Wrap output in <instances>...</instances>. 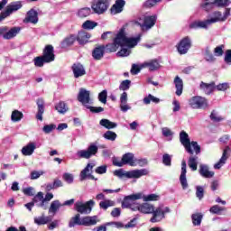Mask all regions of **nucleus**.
I'll list each match as a JSON object with an SVG mask.
<instances>
[{
    "instance_id": "nucleus-29",
    "label": "nucleus",
    "mask_w": 231,
    "mask_h": 231,
    "mask_svg": "<svg viewBox=\"0 0 231 231\" xmlns=\"http://www.w3.org/2000/svg\"><path fill=\"white\" fill-rule=\"evenodd\" d=\"M199 172L202 178H214L215 174L213 171H210L207 164H200Z\"/></svg>"
},
{
    "instance_id": "nucleus-15",
    "label": "nucleus",
    "mask_w": 231,
    "mask_h": 231,
    "mask_svg": "<svg viewBox=\"0 0 231 231\" xmlns=\"http://www.w3.org/2000/svg\"><path fill=\"white\" fill-rule=\"evenodd\" d=\"M137 24L141 26L143 32H147L148 30H151L154 24H156V16H146L143 19V23H140V22H137Z\"/></svg>"
},
{
    "instance_id": "nucleus-42",
    "label": "nucleus",
    "mask_w": 231,
    "mask_h": 231,
    "mask_svg": "<svg viewBox=\"0 0 231 231\" xmlns=\"http://www.w3.org/2000/svg\"><path fill=\"white\" fill-rule=\"evenodd\" d=\"M55 109L60 115H64L65 113H68V105H66L64 101H60L55 105Z\"/></svg>"
},
{
    "instance_id": "nucleus-64",
    "label": "nucleus",
    "mask_w": 231,
    "mask_h": 231,
    "mask_svg": "<svg viewBox=\"0 0 231 231\" xmlns=\"http://www.w3.org/2000/svg\"><path fill=\"white\" fill-rule=\"evenodd\" d=\"M224 60H225V62L226 64H231V50H227L226 51V55H225Z\"/></svg>"
},
{
    "instance_id": "nucleus-36",
    "label": "nucleus",
    "mask_w": 231,
    "mask_h": 231,
    "mask_svg": "<svg viewBox=\"0 0 231 231\" xmlns=\"http://www.w3.org/2000/svg\"><path fill=\"white\" fill-rule=\"evenodd\" d=\"M101 127H105V129H116L118 127V124L115 122L109 121V119H101L99 122Z\"/></svg>"
},
{
    "instance_id": "nucleus-5",
    "label": "nucleus",
    "mask_w": 231,
    "mask_h": 231,
    "mask_svg": "<svg viewBox=\"0 0 231 231\" xmlns=\"http://www.w3.org/2000/svg\"><path fill=\"white\" fill-rule=\"evenodd\" d=\"M93 207H95V200L90 199L87 202L77 201L74 204V208L79 214H91L93 210Z\"/></svg>"
},
{
    "instance_id": "nucleus-40",
    "label": "nucleus",
    "mask_w": 231,
    "mask_h": 231,
    "mask_svg": "<svg viewBox=\"0 0 231 231\" xmlns=\"http://www.w3.org/2000/svg\"><path fill=\"white\" fill-rule=\"evenodd\" d=\"M75 41H77V37L71 34L61 42V47L68 48V46H72V44L75 43Z\"/></svg>"
},
{
    "instance_id": "nucleus-16",
    "label": "nucleus",
    "mask_w": 231,
    "mask_h": 231,
    "mask_svg": "<svg viewBox=\"0 0 231 231\" xmlns=\"http://www.w3.org/2000/svg\"><path fill=\"white\" fill-rule=\"evenodd\" d=\"M190 38H183L177 46V50L180 55H185L189 51V50H190Z\"/></svg>"
},
{
    "instance_id": "nucleus-47",
    "label": "nucleus",
    "mask_w": 231,
    "mask_h": 231,
    "mask_svg": "<svg viewBox=\"0 0 231 231\" xmlns=\"http://www.w3.org/2000/svg\"><path fill=\"white\" fill-rule=\"evenodd\" d=\"M75 225L82 226V218H80V214H77L70 219L69 226L71 228L75 226Z\"/></svg>"
},
{
    "instance_id": "nucleus-18",
    "label": "nucleus",
    "mask_w": 231,
    "mask_h": 231,
    "mask_svg": "<svg viewBox=\"0 0 231 231\" xmlns=\"http://www.w3.org/2000/svg\"><path fill=\"white\" fill-rule=\"evenodd\" d=\"M230 152H231V149L229 148V146H226L224 149L222 156L219 159V161L214 164V169H216L217 171H219V169H221V167H223L225 163H226V160H228V158L230 157Z\"/></svg>"
},
{
    "instance_id": "nucleus-2",
    "label": "nucleus",
    "mask_w": 231,
    "mask_h": 231,
    "mask_svg": "<svg viewBox=\"0 0 231 231\" xmlns=\"http://www.w3.org/2000/svg\"><path fill=\"white\" fill-rule=\"evenodd\" d=\"M133 195L125 196L122 202L123 208H130L134 212H140L141 214H152L154 212V206L151 203H138L136 202L138 199H131Z\"/></svg>"
},
{
    "instance_id": "nucleus-9",
    "label": "nucleus",
    "mask_w": 231,
    "mask_h": 231,
    "mask_svg": "<svg viewBox=\"0 0 231 231\" xmlns=\"http://www.w3.org/2000/svg\"><path fill=\"white\" fill-rule=\"evenodd\" d=\"M215 5L217 6H228L230 0H204L201 6L206 12H210Z\"/></svg>"
},
{
    "instance_id": "nucleus-39",
    "label": "nucleus",
    "mask_w": 231,
    "mask_h": 231,
    "mask_svg": "<svg viewBox=\"0 0 231 231\" xmlns=\"http://www.w3.org/2000/svg\"><path fill=\"white\" fill-rule=\"evenodd\" d=\"M198 160L199 157L196 155L191 154V156H189L188 160V165L191 171H198Z\"/></svg>"
},
{
    "instance_id": "nucleus-59",
    "label": "nucleus",
    "mask_w": 231,
    "mask_h": 231,
    "mask_svg": "<svg viewBox=\"0 0 231 231\" xmlns=\"http://www.w3.org/2000/svg\"><path fill=\"white\" fill-rule=\"evenodd\" d=\"M131 55V50L122 48L120 51L117 52V57H129Z\"/></svg>"
},
{
    "instance_id": "nucleus-54",
    "label": "nucleus",
    "mask_w": 231,
    "mask_h": 231,
    "mask_svg": "<svg viewBox=\"0 0 231 231\" xmlns=\"http://www.w3.org/2000/svg\"><path fill=\"white\" fill-rule=\"evenodd\" d=\"M129 88H131V80H129V79H125V80L122 81L119 86V89L121 91H127V89H129Z\"/></svg>"
},
{
    "instance_id": "nucleus-31",
    "label": "nucleus",
    "mask_w": 231,
    "mask_h": 231,
    "mask_svg": "<svg viewBox=\"0 0 231 231\" xmlns=\"http://www.w3.org/2000/svg\"><path fill=\"white\" fill-rule=\"evenodd\" d=\"M35 149H37L35 143H29L27 145L22 148V154L23 156H32L35 152Z\"/></svg>"
},
{
    "instance_id": "nucleus-52",
    "label": "nucleus",
    "mask_w": 231,
    "mask_h": 231,
    "mask_svg": "<svg viewBox=\"0 0 231 231\" xmlns=\"http://www.w3.org/2000/svg\"><path fill=\"white\" fill-rule=\"evenodd\" d=\"M79 17H88V15H91V8L85 7L79 11L78 13Z\"/></svg>"
},
{
    "instance_id": "nucleus-21",
    "label": "nucleus",
    "mask_w": 231,
    "mask_h": 231,
    "mask_svg": "<svg viewBox=\"0 0 231 231\" xmlns=\"http://www.w3.org/2000/svg\"><path fill=\"white\" fill-rule=\"evenodd\" d=\"M210 25H212V23L208 19L204 21H195L189 24V28H193L194 30H198V28L208 30Z\"/></svg>"
},
{
    "instance_id": "nucleus-28",
    "label": "nucleus",
    "mask_w": 231,
    "mask_h": 231,
    "mask_svg": "<svg viewBox=\"0 0 231 231\" xmlns=\"http://www.w3.org/2000/svg\"><path fill=\"white\" fill-rule=\"evenodd\" d=\"M123 165H130V167H135L136 160L134 159V154L131 152L125 153L122 157Z\"/></svg>"
},
{
    "instance_id": "nucleus-26",
    "label": "nucleus",
    "mask_w": 231,
    "mask_h": 231,
    "mask_svg": "<svg viewBox=\"0 0 231 231\" xmlns=\"http://www.w3.org/2000/svg\"><path fill=\"white\" fill-rule=\"evenodd\" d=\"M21 8H23V4L21 2H13L6 6L5 12L7 16H10L14 12H17V10H21Z\"/></svg>"
},
{
    "instance_id": "nucleus-34",
    "label": "nucleus",
    "mask_w": 231,
    "mask_h": 231,
    "mask_svg": "<svg viewBox=\"0 0 231 231\" xmlns=\"http://www.w3.org/2000/svg\"><path fill=\"white\" fill-rule=\"evenodd\" d=\"M174 84L176 88V95L177 97H181L183 93V79H181L179 76L174 79Z\"/></svg>"
},
{
    "instance_id": "nucleus-12",
    "label": "nucleus",
    "mask_w": 231,
    "mask_h": 231,
    "mask_svg": "<svg viewBox=\"0 0 231 231\" xmlns=\"http://www.w3.org/2000/svg\"><path fill=\"white\" fill-rule=\"evenodd\" d=\"M130 199H143L145 202H147V201H159L160 200V195L154 194V193L145 195V194H143V192H138V193L132 194V196L130 197Z\"/></svg>"
},
{
    "instance_id": "nucleus-4",
    "label": "nucleus",
    "mask_w": 231,
    "mask_h": 231,
    "mask_svg": "<svg viewBox=\"0 0 231 231\" xmlns=\"http://www.w3.org/2000/svg\"><path fill=\"white\" fill-rule=\"evenodd\" d=\"M149 174V170L147 169H141V170H132V171H125L124 169H119L114 171V176L120 178H127L129 180L135 179L138 180L142 178V176H147Z\"/></svg>"
},
{
    "instance_id": "nucleus-11",
    "label": "nucleus",
    "mask_w": 231,
    "mask_h": 231,
    "mask_svg": "<svg viewBox=\"0 0 231 231\" xmlns=\"http://www.w3.org/2000/svg\"><path fill=\"white\" fill-rule=\"evenodd\" d=\"M91 7L95 14L101 15V14L107 11V8H109V4H107V1L106 0H95Z\"/></svg>"
},
{
    "instance_id": "nucleus-50",
    "label": "nucleus",
    "mask_w": 231,
    "mask_h": 231,
    "mask_svg": "<svg viewBox=\"0 0 231 231\" xmlns=\"http://www.w3.org/2000/svg\"><path fill=\"white\" fill-rule=\"evenodd\" d=\"M97 26H98V23L90 20H87L82 24V28H84V30H93L94 28H97Z\"/></svg>"
},
{
    "instance_id": "nucleus-30",
    "label": "nucleus",
    "mask_w": 231,
    "mask_h": 231,
    "mask_svg": "<svg viewBox=\"0 0 231 231\" xmlns=\"http://www.w3.org/2000/svg\"><path fill=\"white\" fill-rule=\"evenodd\" d=\"M100 220L97 216L93 217H82V226H93L97 225Z\"/></svg>"
},
{
    "instance_id": "nucleus-44",
    "label": "nucleus",
    "mask_w": 231,
    "mask_h": 231,
    "mask_svg": "<svg viewBox=\"0 0 231 231\" xmlns=\"http://www.w3.org/2000/svg\"><path fill=\"white\" fill-rule=\"evenodd\" d=\"M60 207H62V204H60V201L59 200L52 201L49 208V213L53 215L57 214V211L59 210V208H60Z\"/></svg>"
},
{
    "instance_id": "nucleus-49",
    "label": "nucleus",
    "mask_w": 231,
    "mask_h": 231,
    "mask_svg": "<svg viewBox=\"0 0 231 231\" xmlns=\"http://www.w3.org/2000/svg\"><path fill=\"white\" fill-rule=\"evenodd\" d=\"M117 136L116 133L109 130L103 134V138H105V140H109L110 142H115Z\"/></svg>"
},
{
    "instance_id": "nucleus-6",
    "label": "nucleus",
    "mask_w": 231,
    "mask_h": 231,
    "mask_svg": "<svg viewBox=\"0 0 231 231\" xmlns=\"http://www.w3.org/2000/svg\"><path fill=\"white\" fill-rule=\"evenodd\" d=\"M189 105L192 109H205L208 107V101L203 97L195 96L189 100Z\"/></svg>"
},
{
    "instance_id": "nucleus-1",
    "label": "nucleus",
    "mask_w": 231,
    "mask_h": 231,
    "mask_svg": "<svg viewBox=\"0 0 231 231\" xmlns=\"http://www.w3.org/2000/svg\"><path fill=\"white\" fill-rule=\"evenodd\" d=\"M140 42V35L135 38H128L125 36V29L122 28L114 38L113 43L106 44V51L114 53L121 48H134Z\"/></svg>"
},
{
    "instance_id": "nucleus-3",
    "label": "nucleus",
    "mask_w": 231,
    "mask_h": 231,
    "mask_svg": "<svg viewBox=\"0 0 231 231\" xmlns=\"http://www.w3.org/2000/svg\"><path fill=\"white\" fill-rule=\"evenodd\" d=\"M180 142L183 145L184 149L189 152V154H199L201 152V146L198 144V142L192 141L189 138V134L185 131L180 134Z\"/></svg>"
},
{
    "instance_id": "nucleus-53",
    "label": "nucleus",
    "mask_w": 231,
    "mask_h": 231,
    "mask_svg": "<svg viewBox=\"0 0 231 231\" xmlns=\"http://www.w3.org/2000/svg\"><path fill=\"white\" fill-rule=\"evenodd\" d=\"M98 100L101 104H107V90H103L98 94Z\"/></svg>"
},
{
    "instance_id": "nucleus-45",
    "label": "nucleus",
    "mask_w": 231,
    "mask_h": 231,
    "mask_svg": "<svg viewBox=\"0 0 231 231\" xmlns=\"http://www.w3.org/2000/svg\"><path fill=\"white\" fill-rule=\"evenodd\" d=\"M50 221H51V217H45L44 215L34 217V223L36 225H47Z\"/></svg>"
},
{
    "instance_id": "nucleus-20",
    "label": "nucleus",
    "mask_w": 231,
    "mask_h": 231,
    "mask_svg": "<svg viewBox=\"0 0 231 231\" xmlns=\"http://www.w3.org/2000/svg\"><path fill=\"white\" fill-rule=\"evenodd\" d=\"M42 57L45 59V62H53L55 60V54L53 53V46L47 45L43 50Z\"/></svg>"
},
{
    "instance_id": "nucleus-24",
    "label": "nucleus",
    "mask_w": 231,
    "mask_h": 231,
    "mask_svg": "<svg viewBox=\"0 0 231 231\" xmlns=\"http://www.w3.org/2000/svg\"><path fill=\"white\" fill-rule=\"evenodd\" d=\"M72 71L75 79H79V77H84V75H86V69L84 68V65L80 63H74L72 65Z\"/></svg>"
},
{
    "instance_id": "nucleus-27",
    "label": "nucleus",
    "mask_w": 231,
    "mask_h": 231,
    "mask_svg": "<svg viewBox=\"0 0 231 231\" xmlns=\"http://www.w3.org/2000/svg\"><path fill=\"white\" fill-rule=\"evenodd\" d=\"M127 92H123L120 96V109L123 113H127L131 109V106L127 105Z\"/></svg>"
},
{
    "instance_id": "nucleus-8",
    "label": "nucleus",
    "mask_w": 231,
    "mask_h": 231,
    "mask_svg": "<svg viewBox=\"0 0 231 231\" xmlns=\"http://www.w3.org/2000/svg\"><path fill=\"white\" fill-rule=\"evenodd\" d=\"M97 152H98V146L97 145V143H92L87 150L78 151L77 156L78 158H84L85 160H89V158H91V156H95Z\"/></svg>"
},
{
    "instance_id": "nucleus-7",
    "label": "nucleus",
    "mask_w": 231,
    "mask_h": 231,
    "mask_svg": "<svg viewBox=\"0 0 231 231\" xmlns=\"http://www.w3.org/2000/svg\"><path fill=\"white\" fill-rule=\"evenodd\" d=\"M169 212H171V208L168 207H159L154 209L153 206L152 217L150 219L151 223H159L162 219H165V215L169 214Z\"/></svg>"
},
{
    "instance_id": "nucleus-60",
    "label": "nucleus",
    "mask_w": 231,
    "mask_h": 231,
    "mask_svg": "<svg viewBox=\"0 0 231 231\" xmlns=\"http://www.w3.org/2000/svg\"><path fill=\"white\" fill-rule=\"evenodd\" d=\"M223 50H225V45L216 47L214 50L216 57H221L224 53Z\"/></svg>"
},
{
    "instance_id": "nucleus-41",
    "label": "nucleus",
    "mask_w": 231,
    "mask_h": 231,
    "mask_svg": "<svg viewBox=\"0 0 231 231\" xmlns=\"http://www.w3.org/2000/svg\"><path fill=\"white\" fill-rule=\"evenodd\" d=\"M162 134L164 136V138L167 139L168 142H171L173 136H174V132L171 130L169 127H162Z\"/></svg>"
},
{
    "instance_id": "nucleus-13",
    "label": "nucleus",
    "mask_w": 231,
    "mask_h": 231,
    "mask_svg": "<svg viewBox=\"0 0 231 231\" xmlns=\"http://www.w3.org/2000/svg\"><path fill=\"white\" fill-rule=\"evenodd\" d=\"M95 167V163L91 162L88 163L85 169L82 170V171L80 172L79 178L81 181H84V180H88V178L89 180H97V179L95 178V176H93V168Z\"/></svg>"
},
{
    "instance_id": "nucleus-57",
    "label": "nucleus",
    "mask_w": 231,
    "mask_h": 231,
    "mask_svg": "<svg viewBox=\"0 0 231 231\" xmlns=\"http://www.w3.org/2000/svg\"><path fill=\"white\" fill-rule=\"evenodd\" d=\"M201 219H203V216L201 214L192 215L193 225H197V226L201 225Z\"/></svg>"
},
{
    "instance_id": "nucleus-23",
    "label": "nucleus",
    "mask_w": 231,
    "mask_h": 231,
    "mask_svg": "<svg viewBox=\"0 0 231 231\" xmlns=\"http://www.w3.org/2000/svg\"><path fill=\"white\" fill-rule=\"evenodd\" d=\"M141 68H147L149 71H156L160 69V62L158 60H150L141 64Z\"/></svg>"
},
{
    "instance_id": "nucleus-32",
    "label": "nucleus",
    "mask_w": 231,
    "mask_h": 231,
    "mask_svg": "<svg viewBox=\"0 0 231 231\" xmlns=\"http://www.w3.org/2000/svg\"><path fill=\"white\" fill-rule=\"evenodd\" d=\"M125 6V1L116 0V4L111 7V14L116 15V14H120Z\"/></svg>"
},
{
    "instance_id": "nucleus-33",
    "label": "nucleus",
    "mask_w": 231,
    "mask_h": 231,
    "mask_svg": "<svg viewBox=\"0 0 231 231\" xmlns=\"http://www.w3.org/2000/svg\"><path fill=\"white\" fill-rule=\"evenodd\" d=\"M76 39L79 44H86V42H88V41L91 39V34L87 32L81 31L78 33Z\"/></svg>"
},
{
    "instance_id": "nucleus-37",
    "label": "nucleus",
    "mask_w": 231,
    "mask_h": 231,
    "mask_svg": "<svg viewBox=\"0 0 231 231\" xmlns=\"http://www.w3.org/2000/svg\"><path fill=\"white\" fill-rule=\"evenodd\" d=\"M37 106H38V113L36 115V118L37 120H40L41 122H42V115H44V100L38 99Z\"/></svg>"
},
{
    "instance_id": "nucleus-61",
    "label": "nucleus",
    "mask_w": 231,
    "mask_h": 231,
    "mask_svg": "<svg viewBox=\"0 0 231 231\" xmlns=\"http://www.w3.org/2000/svg\"><path fill=\"white\" fill-rule=\"evenodd\" d=\"M210 119L213 122H221V120H223V118L219 116V115H217V112H216L215 110H213V112L211 113Z\"/></svg>"
},
{
    "instance_id": "nucleus-58",
    "label": "nucleus",
    "mask_w": 231,
    "mask_h": 231,
    "mask_svg": "<svg viewBox=\"0 0 231 231\" xmlns=\"http://www.w3.org/2000/svg\"><path fill=\"white\" fill-rule=\"evenodd\" d=\"M205 195V189L201 186L196 187V196L199 199H203V196Z\"/></svg>"
},
{
    "instance_id": "nucleus-63",
    "label": "nucleus",
    "mask_w": 231,
    "mask_h": 231,
    "mask_svg": "<svg viewBox=\"0 0 231 231\" xmlns=\"http://www.w3.org/2000/svg\"><path fill=\"white\" fill-rule=\"evenodd\" d=\"M55 127H57L55 125H46L43 126L42 131L46 134H50V133H51V131H53V129H55Z\"/></svg>"
},
{
    "instance_id": "nucleus-46",
    "label": "nucleus",
    "mask_w": 231,
    "mask_h": 231,
    "mask_svg": "<svg viewBox=\"0 0 231 231\" xmlns=\"http://www.w3.org/2000/svg\"><path fill=\"white\" fill-rule=\"evenodd\" d=\"M24 115L23 112L19 110H14L11 115V120L12 122H21L23 120Z\"/></svg>"
},
{
    "instance_id": "nucleus-48",
    "label": "nucleus",
    "mask_w": 231,
    "mask_h": 231,
    "mask_svg": "<svg viewBox=\"0 0 231 231\" xmlns=\"http://www.w3.org/2000/svg\"><path fill=\"white\" fill-rule=\"evenodd\" d=\"M109 207H115V201L111 199H105L99 203V208L103 210H106Z\"/></svg>"
},
{
    "instance_id": "nucleus-56",
    "label": "nucleus",
    "mask_w": 231,
    "mask_h": 231,
    "mask_svg": "<svg viewBox=\"0 0 231 231\" xmlns=\"http://www.w3.org/2000/svg\"><path fill=\"white\" fill-rule=\"evenodd\" d=\"M42 175H44L43 171H32L31 172L30 179L31 180H39V178H41V176H42Z\"/></svg>"
},
{
    "instance_id": "nucleus-10",
    "label": "nucleus",
    "mask_w": 231,
    "mask_h": 231,
    "mask_svg": "<svg viewBox=\"0 0 231 231\" xmlns=\"http://www.w3.org/2000/svg\"><path fill=\"white\" fill-rule=\"evenodd\" d=\"M21 32L20 27H13L10 30L8 27H0V35H3V38L6 41H10V39H14V37H17V34Z\"/></svg>"
},
{
    "instance_id": "nucleus-17",
    "label": "nucleus",
    "mask_w": 231,
    "mask_h": 231,
    "mask_svg": "<svg viewBox=\"0 0 231 231\" xmlns=\"http://www.w3.org/2000/svg\"><path fill=\"white\" fill-rule=\"evenodd\" d=\"M78 100L83 106H85V107H88L89 104H91V97H89V91L86 90V88H80L79 93L78 95Z\"/></svg>"
},
{
    "instance_id": "nucleus-19",
    "label": "nucleus",
    "mask_w": 231,
    "mask_h": 231,
    "mask_svg": "<svg viewBox=\"0 0 231 231\" xmlns=\"http://www.w3.org/2000/svg\"><path fill=\"white\" fill-rule=\"evenodd\" d=\"M180 181L184 190L189 188V182H187V162L185 161H182L181 162V172L180 176Z\"/></svg>"
},
{
    "instance_id": "nucleus-35",
    "label": "nucleus",
    "mask_w": 231,
    "mask_h": 231,
    "mask_svg": "<svg viewBox=\"0 0 231 231\" xmlns=\"http://www.w3.org/2000/svg\"><path fill=\"white\" fill-rule=\"evenodd\" d=\"M105 50L106 47L104 46L96 47L92 52L93 59H95V60H100L104 57Z\"/></svg>"
},
{
    "instance_id": "nucleus-25",
    "label": "nucleus",
    "mask_w": 231,
    "mask_h": 231,
    "mask_svg": "<svg viewBox=\"0 0 231 231\" xmlns=\"http://www.w3.org/2000/svg\"><path fill=\"white\" fill-rule=\"evenodd\" d=\"M32 202H34L36 207H40L41 208H43V210L48 208V206H46L44 202V193H42V191L37 193V195L33 198Z\"/></svg>"
},
{
    "instance_id": "nucleus-62",
    "label": "nucleus",
    "mask_w": 231,
    "mask_h": 231,
    "mask_svg": "<svg viewBox=\"0 0 231 231\" xmlns=\"http://www.w3.org/2000/svg\"><path fill=\"white\" fill-rule=\"evenodd\" d=\"M171 162H172V158L171 157V155L166 153L162 156V163L164 165H167L168 167H170Z\"/></svg>"
},
{
    "instance_id": "nucleus-43",
    "label": "nucleus",
    "mask_w": 231,
    "mask_h": 231,
    "mask_svg": "<svg viewBox=\"0 0 231 231\" xmlns=\"http://www.w3.org/2000/svg\"><path fill=\"white\" fill-rule=\"evenodd\" d=\"M143 104H145V106H149L151 102H152L153 104H160V98L152 96V94H149L148 96L143 97Z\"/></svg>"
},
{
    "instance_id": "nucleus-22",
    "label": "nucleus",
    "mask_w": 231,
    "mask_h": 231,
    "mask_svg": "<svg viewBox=\"0 0 231 231\" xmlns=\"http://www.w3.org/2000/svg\"><path fill=\"white\" fill-rule=\"evenodd\" d=\"M23 23H32V24H37V23H39V14L37 11L33 9L30 10L26 14Z\"/></svg>"
},
{
    "instance_id": "nucleus-38",
    "label": "nucleus",
    "mask_w": 231,
    "mask_h": 231,
    "mask_svg": "<svg viewBox=\"0 0 231 231\" xmlns=\"http://www.w3.org/2000/svg\"><path fill=\"white\" fill-rule=\"evenodd\" d=\"M214 83L211 84H207L205 82H201L200 84V89L206 94V95H210L212 91L215 89Z\"/></svg>"
},
{
    "instance_id": "nucleus-51",
    "label": "nucleus",
    "mask_w": 231,
    "mask_h": 231,
    "mask_svg": "<svg viewBox=\"0 0 231 231\" xmlns=\"http://www.w3.org/2000/svg\"><path fill=\"white\" fill-rule=\"evenodd\" d=\"M226 210V208L220 207L219 205H215L210 208L209 212L211 214H221L222 212H225Z\"/></svg>"
},
{
    "instance_id": "nucleus-14",
    "label": "nucleus",
    "mask_w": 231,
    "mask_h": 231,
    "mask_svg": "<svg viewBox=\"0 0 231 231\" xmlns=\"http://www.w3.org/2000/svg\"><path fill=\"white\" fill-rule=\"evenodd\" d=\"M229 15H230V10H226L224 14H222L221 12L219 11H216L211 14V18L209 19V22H211V24H214L215 23H221L223 21H226Z\"/></svg>"
},
{
    "instance_id": "nucleus-55",
    "label": "nucleus",
    "mask_w": 231,
    "mask_h": 231,
    "mask_svg": "<svg viewBox=\"0 0 231 231\" xmlns=\"http://www.w3.org/2000/svg\"><path fill=\"white\" fill-rule=\"evenodd\" d=\"M33 60L34 66H36V68H42V66H44V62H46V60L43 58V56L36 57Z\"/></svg>"
}]
</instances>
